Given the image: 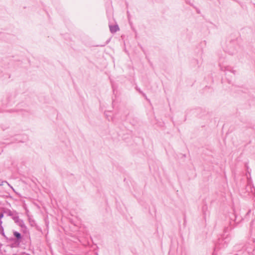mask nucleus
Listing matches in <instances>:
<instances>
[{
	"label": "nucleus",
	"instance_id": "nucleus-9",
	"mask_svg": "<svg viewBox=\"0 0 255 255\" xmlns=\"http://www.w3.org/2000/svg\"><path fill=\"white\" fill-rule=\"evenodd\" d=\"M21 228L22 231L23 232V233H26L27 232V228L25 225V227H21Z\"/></svg>",
	"mask_w": 255,
	"mask_h": 255
},
{
	"label": "nucleus",
	"instance_id": "nucleus-22",
	"mask_svg": "<svg viewBox=\"0 0 255 255\" xmlns=\"http://www.w3.org/2000/svg\"><path fill=\"white\" fill-rule=\"evenodd\" d=\"M230 226H232V222L231 221L230 222Z\"/></svg>",
	"mask_w": 255,
	"mask_h": 255
},
{
	"label": "nucleus",
	"instance_id": "nucleus-3",
	"mask_svg": "<svg viewBox=\"0 0 255 255\" xmlns=\"http://www.w3.org/2000/svg\"><path fill=\"white\" fill-rule=\"evenodd\" d=\"M228 52L231 55L235 54L237 51L238 45L236 39L232 40L229 45Z\"/></svg>",
	"mask_w": 255,
	"mask_h": 255
},
{
	"label": "nucleus",
	"instance_id": "nucleus-12",
	"mask_svg": "<svg viewBox=\"0 0 255 255\" xmlns=\"http://www.w3.org/2000/svg\"><path fill=\"white\" fill-rule=\"evenodd\" d=\"M186 2L187 4H189L190 5H191V6H193L194 8H195V6H194L193 4V3H191V2H190V1H189L188 0H186Z\"/></svg>",
	"mask_w": 255,
	"mask_h": 255
},
{
	"label": "nucleus",
	"instance_id": "nucleus-5",
	"mask_svg": "<svg viewBox=\"0 0 255 255\" xmlns=\"http://www.w3.org/2000/svg\"><path fill=\"white\" fill-rule=\"evenodd\" d=\"M109 28L111 32L112 33H114L120 30L118 24H115L114 25H109Z\"/></svg>",
	"mask_w": 255,
	"mask_h": 255
},
{
	"label": "nucleus",
	"instance_id": "nucleus-6",
	"mask_svg": "<svg viewBox=\"0 0 255 255\" xmlns=\"http://www.w3.org/2000/svg\"><path fill=\"white\" fill-rule=\"evenodd\" d=\"M1 210H2V211L0 213H2L3 215L4 214H5L7 215V216H9L11 215V212L12 211H11L10 209H7V208H2L1 209Z\"/></svg>",
	"mask_w": 255,
	"mask_h": 255
},
{
	"label": "nucleus",
	"instance_id": "nucleus-1",
	"mask_svg": "<svg viewBox=\"0 0 255 255\" xmlns=\"http://www.w3.org/2000/svg\"><path fill=\"white\" fill-rule=\"evenodd\" d=\"M12 233L13 237H8L5 235L2 226H0V234L4 237L7 246L11 248H19L23 239V236L20 233L14 230L12 231Z\"/></svg>",
	"mask_w": 255,
	"mask_h": 255
},
{
	"label": "nucleus",
	"instance_id": "nucleus-17",
	"mask_svg": "<svg viewBox=\"0 0 255 255\" xmlns=\"http://www.w3.org/2000/svg\"><path fill=\"white\" fill-rule=\"evenodd\" d=\"M137 90L138 91V92L142 94V93H143L141 91H140L139 89H137Z\"/></svg>",
	"mask_w": 255,
	"mask_h": 255
},
{
	"label": "nucleus",
	"instance_id": "nucleus-10",
	"mask_svg": "<svg viewBox=\"0 0 255 255\" xmlns=\"http://www.w3.org/2000/svg\"><path fill=\"white\" fill-rule=\"evenodd\" d=\"M207 205H205L203 206L202 207V211H203V214H205V211L207 210Z\"/></svg>",
	"mask_w": 255,
	"mask_h": 255
},
{
	"label": "nucleus",
	"instance_id": "nucleus-25",
	"mask_svg": "<svg viewBox=\"0 0 255 255\" xmlns=\"http://www.w3.org/2000/svg\"><path fill=\"white\" fill-rule=\"evenodd\" d=\"M238 255V254H236V255Z\"/></svg>",
	"mask_w": 255,
	"mask_h": 255
},
{
	"label": "nucleus",
	"instance_id": "nucleus-18",
	"mask_svg": "<svg viewBox=\"0 0 255 255\" xmlns=\"http://www.w3.org/2000/svg\"><path fill=\"white\" fill-rule=\"evenodd\" d=\"M129 114V112H128L126 114V117L127 118V116Z\"/></svg>",
	"mask_w": 255,
	"mask_h": 255
},
{
	"label": "nucleus",
	"instance_id": "nucleus-16",
	"mask_svg": "<svg viewBox=\"0 0 255 255\" xmlns=\"http://www.w3.org/2000/svg\"><path fill=\"white\" fill-rule=\"evenodd\" d=\"M248 89H245L244 91H242L243 92H244V93H247L248 92Z\"/></svg>",
	"mask_w": 255,
	"mask_h": 255
},
{
	"label": "nucleus",
	"instance_id": "nucleus-13",
	"mask_svg": "<svg viewBox=\"0 0 255 255\" xmlns=\"http://www.w3.org/2000/svg\"><path fill=\"white\" fill-rule=\"evenodd\" d=\"M142 96L145 98V99L148 101H149V100L147 99L146 95L144 93H142Z\"/></svg>",
	"mask_w": 255,
	"mask_h": 255
},
{
	"label": "nucleus",
	"instance_id": "nucleus-14",
	"mask_svg": "<svg viewBox=\"0 0 255 255\" xmlns=\"http://www.w3.org/2000/svg\"><path fill=\"white\" fill-rule=\"evenodd\" d=\"M127 14H128V20H129L130 14H129V13L128 11H127Z\"/></svg>",
	"mask_w": 255,
	"mask_h": 255
},
{
	"label": "nucleus",
	"instance_id": "nucleus-8",
	"mask_svg": "<svg viewBox=\"0 0 255 255\" xmlns=\"http://www.w3.org/2000/svg\"><path fill=\"white\" fill-rule=\"evenodd\" d=\"M230 219H231V220L233 222H236L237 216H236V214H233L232 217H230Z\"/></svg>",
	"mask_w": 255,
	"mask_h": 255
},
{
	"label": "nucleus",
	"instance_id": "nucleus-2",
	"mask_svg": "<svg viewBox=\"0 0 255 255\" xmlns=\"http://www.w3.org/2000/svg\"><path fill=\"white\" fill-rule=\"evenodd\" d=\"M232 229L231 227H225L224 229V234L222 235L221 238H219L218 240V243L219 245H223V247H225L224 244H227L230 241V238L229 236L228 233H229L230 231H231Z\"/></svg>",
	"mask_w": 255,
	"mask_h": 255
},
{
	"label": "nucleus",
	"instance_id": "nucleus-23",
	"mask_svg": "<svg viewBox=\"0 0 255 255\" xmlns=\"http://www.w3.org/2000/svg\"><path fill=\"white\" fill-rule=\"evenodd\" d=\"M10 187L12 189V190H13V191H14V188H13V187H12L10 186Z\"/></svg>",
	"mask_w": 255,
	"mask_h": 255
},
{
	"label": "nucleus",
	"instance_id": "nucleus-4",
	"mask_svg": "<svg viewBox=\"0 0 255 255\" xmlns=\"http://www.w3.org/2000/svg\"><path fill=\"white\" fill-rule=\"evenodd\" d=\"M14 223L20 227H25V224L22 219H19L18 215L14 217L13 220Z\"/></svg>",
	"mask_w": 255,
	"mask_h": 255
},
{
	"label": "nucleus",
	"instance_id": "nucleus-21",
	"mask_svg": "<svg viewBox=\"0 0 255 255\" xmlns=\"http://www.w3.org/2000/svg\"><path fill=\"white\" fill-rule=\"evenodd\" d=\"M14 112V111H13V110H11L9 111V112Z\"/></svg>",
	"mask_w": 255,
	"mask_h": 255
},
{
	"label": "nucleus",
	"instance_id": "nucleus-19",
	"mask_svg": "<svg viewBox=\"0 0 255 255\" xmlns=\"http://www.w3.org/2000/svg\"><path fill=\"white\" fill-rule=\"evenodd\" d=\"M3 182H4L3 181H2V182H1V183H0V186L3 185V184H2V183H3Z\"/></svg>",
	"mask_w": 255,
	"mask_h": 255
},
{
	"label": "nucleus",
	"instance_id": "nucleus-15",
	"mask_svg": "<svg viewBox=\"0 0 255 255\" xmlns=\"http://www.w3.org/2000/svg\"><path fill=\"white\" fill-rule=\"evenodd\" d=\"M195 8H196V11H197V12L198 13H200V10H199V9H198L197 8H196V7H195Z\"/></svg>",
	"mask_w": 255,
	"mask_h": 255
},
{
	"label": "nucleus",
	"instance_id": "nucleus-11",
	"mask_svg": "<svg viewBox=\"0 0 255 255\" xmlns=\"http://www.w3.org/2000/svg\"><path fill=\"white\" fill-rule=\"evenodd\" d=\"M3 217V215L2 213L0 212V226L2 225V221H1V219Z\"/></svg>",
	"mask_w": 255,
	"mask_h": 255
},
{
	"label": "nucleus",
	"instance_id": "nucleus-20",
	"mask_svg": "<svg viewBox=\"0 0 255 255\" xmlns=\"http://www.w3.org/2000/svg\"><path fill=\"white\" fill-rule=\"evenodd\" d=\"M225 70H228V68L225 67Z\"/></svg>",
	"mask_w": 255,
	"mask_h": 255
},
{
	"label": "nucleus",
	"instance_id": "nucleus-7",
	"mask_svg": "<svg viewBox=\"0 0 255 255\" xmlns=\"http://www.w3.org/2000/svg\"><path fill=\"white\" fill-rule=\"evenodd\" d=\"M18 215V213L15 210H13L11 212V215L9 216L13 220L14 217H16Z\"/></svg>",
	"mask_w": 255,
	"mask_h": 255
},
{
	"label": "nucleus",
	"instance_id": "nucleus-24",
	"mask_svg": "<svg viewBox=\"0 0 255 255\" xmlns=\"http://www.w3.org/2000/svg\"><path fill=\"white\" fill-rule=\"evenodd\" d=\"M222 68H223L222 67H221V69L222 70H223Z\"/></svg>",
	"mask_w": 255,
	"mask_h": 255
}]
</instances>
